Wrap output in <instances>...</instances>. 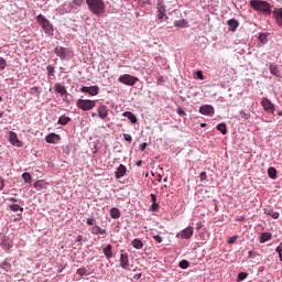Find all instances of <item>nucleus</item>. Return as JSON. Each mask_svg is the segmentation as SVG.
Segmentation results:
<instances>
[{"label":"nucleus","mask_w":282,"mask_h":282,"mask_svg":"<svg viewBox=\"0 0 282 282\" xmlns=\"http://www.w3.org/2000/svg\"><path fill=\"white\" fill-rule=\"evenodd\" d=\"M249 6L256 12H260V14H265L267 17H270V14H272V4H270V2L268 1L250 0Z\"/></svg>","instance_id":"1"},{"label":"nucleus","mask_w":282,"mask_h":282,"mask_svg":"<svg viewBox=\"0 0 282 282\" xmlns=\"http://www.w3.org/2000/svg\"><path fill=\"white\" fill-rule=\"evenodd\" d=\"M86 3L88 6V10H90L93 14H96V17L105 14L106 6L104 0H86Z\"/></svg>","instance_id":"2"},{"label":"nucleus","mask_w":282,"mask_h":282,"mask_svg":"<svg viewBox=\"0 0 282 282\" xmlns=\"http://www.w3.org/2000/svg\"><path fill=\"white\" fill-rule=\"evenodd\" d=\"M36 21L39 25H41L45 34H48V35L54 34V25L51 24L50 20H47L43 14H39L36 17Z\"/></svg>","instance_id":"3"},{"label":"nucleus","mask_w":282,"mask_h":282,"mask_svg":"<svg viewBox=\"0 0 282 282\" xmlns=\"http://www.w3.org/2000/svg\"><path fill=\"white\" fill-rule=\"evenodd\" d=\"M76 107L82 109V111H91V109L96 107V101L89 99H78L76 101Z\"/></svg>","instance_id":"4"},{"label":"nucleus","mask_w":282,"mask_h":282,"mask_svg":"<svg viewBox=\"0 0 282 282\" xmlns=\"http://www.w3.org/2000/svg\"><path fill=\"white\" fill-rule=\"evenodd\" d=\"M118 83H121V85H127L128 87H133L135 83H140V78L130 74H124L118 78Z\"/></svg>","instance_id":"5"},{"label":"nucleus","mask_w":282,"mask_h":282,"mask_svg":"<svg viewBox=\"0 0 282 282\" xmlns=\"http://www.w3.org/2000/svg\"><path fill=\"white\" fill-rule=\"evenodd\" d=\"M54 52H55L56 56L62 58V61L65 58H72V56H74L73 50H69V48L63 47V46H56L54 48Z\"/></svg>","instance_id":"6"},{"label":"nucleus","mask_w":282,"mask_h":282,"mask_svg":"<svg viewBox=\"0 0 282 282\" xmlns=\"http://www.w3.org/2000/svg\"><path fill=\"white\" fill-rule=\"evenodd\" d=\"M261 107L262 109L267 112V113H274L275 111V106L274 104H272V101L270 99H268L267 97H263L261 99Z\"/></svg>","instance_id":"7"},{"label":"nucleus","mask_w":282,"mask_h":282,"mask_svg":"<svg viewBox=\"0 0 282 282\" xmlns=\"http://www.w3.org/2000/svg\"><path fill=\"white\" fill-rule=\"evenodd\" d=\"M156 12L158 19H160V21L169 19V17H166V4H164V1H159V3L156 4Z\"/></svg>","instance_id":"8"},{"label":"nucleus","mask_w":282,"mask_h":282,"mask_svg":"<svg viewBox=\"0 0 282 282\" xmlns=\"http://www.w3.org/2000/svg\"><path fill=\"white\" fill-rule=\"evenodd\" d=\"M193 232H195L193 227H187L181 232L176 234V239H191L193 237Z\"/></svg>","instance_id":"9"},{"label":"nucleus","mask_w":282,"mask_h":282,"mask_svg":"<svg viewBox=\"0 0 282 282\" xmlns=\"http://www.w3.org/2000/svg\"><path fill=\"white\" fill-rule=\"evenodd\" d=\"M120 267L123 270L129 269V253L124 252V250L120 251V260H119Z\"/></svg>","instance_id":"10"},{"label":"nucleus","mask_w":282,"mask_h":282,"mask_svg":"<svg viewBox=\"0 0 282 282\" xmlns=\"http://www.w3.org/2000/svg\"><path fill=\"white\" fill-rule=\"evenodd\" d=\"M199 113H202V116H209L212 118V116H215V108H213L210 105H203L199 107Z\"/></svg>","instance_id":"11"},{"label":"nucleus","mask_w":282,"mask_h":282,"mask_svg":"<svg viewBox=\"0 0 282 282\" xmlns=\"http://www.w3.org/2000/svg\"><path fill=\"white\" fill-rule=\"evenodd\" d=\"M82 94H89V96H98V91H100V88L98 86H83L80 88Z\"/></svg>","instance_id":"12"},{"label":"nucleus","mask_w":282,"mask_h":282,"mask_svg":"<svg viewBox=\"0 0 282 282\" xmlns=\"http://www.w3.org/2000/svg\"><path fill=\"white\" fill-rule=\"evenodd\" d=\"M97 113L101 120L109 118V108L105 105H100L97 108Z\"/></svg>","instance_id":"13"},{"label":"nucleus","mask_w":282,"mask_h":282,"mask_svg":"<svg viewBox=\"0 0 282 282\" xmlns=\"http://www.w3.org/2000/svg\"><path fill=\"white\" fill-rule=\"evenodd\" d=\"M127 175V166L124 164H120L115 172L116 180H120Z\"/></svg>","instance_id":"14"},{"label":"nucleus","mask_w":282,"mask_h":282,"mask_svg":"<svg viewBox=\"0 0 282 282\" xmlns=\"http://www.w3.org/2000/svg\"><path fill=\"white\" fill-rule=\"evenodd\" d=\"M229 32H237V28H239V22L236 19H230L227 21Z\"/></svg>","instance_id":"15"},{"label":"nucleus","mask_w":282,"mask_h":282,"mask_svg":"<svg viewBox=\"0 0 282 282\" xmlns=\"http://www.w3.org/2000/svg\"><path fill=\"white\" fill-rule=\"evenodd\" d=\"M269 72L272 74V76H275L276 78L281 77V70H279V66L276 64L271 63L269 65Z\"/></svg>","instance_id":"16"},{"label":"nucleus","mask_w":282,"mask_h":282,"mask_svg":"<svg viewBox=\"0 0 282 282\" xmlns=\"http://www.w3.org/2000/svg\"><path fill=\"white\" fill-rule=\"evenodd\" d=\"M9 142H11L13 147H21V141H19V137H17L15 132H10Z\"/></svg>","instance_id":"17"},{"label":"nucleus","mask_w":282,"mask_h":282,"mask_svg":"<svg viewBox=\"0 0 282 282\" xmlns=\"http://www.w3.org/2000/svg\"><path fill=\"white\" fill-rule=\"evenodd\" d=\"M274 18H275V23L282 28V8L273 11Z\"/></svg>","instance_id":"18"},{"label":"nucleus","mask_w":282,"mask_h":282,"mask_svg":"<svg viewBox=\"0 0 282 282\" xmlns=\"http://www.w3.org/2000/svg\"><path fill=\"white\" fill-rule=\"evenodd\" d=\"M54 90L56 91V94H61L62 96H65L67 94V88H65V86H63L61 83H56L54 85Z\"/></svg>","instance_id":"19"},{"label":"nucleus","mask_w":282,"mask_h":282,"mask_svg":"<svg viewBox=\"0 0 282 282\" xmlns=\"http://www.w3.org/2000/svg\"><path fill=\"white\" fill-rule=\"evenodd\" d=\"M264 215H269V217H271L272 219H279L280 217L279 212H274V209L270 207L264 208Z\"/></svg>","instance_id":"20"},{"label":"nucleus","mask_w":282,"mask_h":282,"mask_svg":"<svg viewBox=\"0 0 282 282\" xmlns=\"http://www.w3.org/2000/svg\"><path fill=\"white\" fill-rule=\"evenodd\" d=\"M123 118H128V120H130V122L132 124H135V122H138V117H135V115H133V112L131 111H126L122 113Z\"/></svg>","instance_id":"21"},{"label":"nucleus","mask_w":282,"mask_h":282,"mask_svg":"<svg viewBox=\"0 0 282 282\" xmlns=\"http://www.w3.org/2000/svg\"><path fill=\"white\" fill-rule=\"evenodd\" d=\"M91 234H93V235H107V229H102V228H100V226L95 225V226L91 228Z\"/></svg>","instance_id":"22"},{"label":"nucleus","mask_w":282,"mask_h":282,"mask_svg":"<svg viewBox=\"0 0 282 282\" xmlns=\"http://www.w3.org/2000/svg\"><path fill=\"white\" fill-rule=\"evenodd\" d=\"M131 246L135 248V250H142L144 248V243L142 240L135 238L131 241Z\"/></svg>","instance_id":"23"},{"label":"nucleus","mask_w":282,"mask_h":282,"mask_svg":"<svg viewBox=\"0 0 282 282\" xmlns=\"http://www.w3.org/2000/svg\"><path fill=\"white\" fill-rule=\"evenodd\" d=\"M272 239V232H262L260 235V243H265V241H270Z\"/></svg>","instance_id":"24"},{"label":"nucleus","mask_w":282,"mask_h":282,"mask_svg":"<svg viewBox=\"0 0 282 282\" xmlns=\"http://www.w3.org/2000/svg\"><path fill=\"white\" fill-rule=\"evenodd\" d=\"M59 135L56 133H50L48 135L45 137V140L48 144H54L56 140H58Z\"/></svg>","instance_id":"25"},{"label":"nucleus","mask_w":282,"mask_h":282,"mask_svg":"<svg viewBox=\"0 0 282 282\" xmlns=\"http://www.w3.org/2000/svg\"><path fill=\"white\" fill-rule=\"evenodd\" d=\"M34 188L37 191H44V188H47V183L45 181H36L34 183Z\"/></svg>","instance_id":"26"},{"label":"nucleus","mask_w":282,"mask_h":282,"mask_svg":"<svg viewBox=\"0 0 282 282\" xmlns=\"http://www.w3.org/2000/svg\"><path fill=\"white\" fill-rule=\"evenodd\" d=\"M111 250H112L111 245H107L106 248H104V254L106 259H111V257H113V252Z\"/></svg>","instance_id":"27"},{"label":"nucleus","mask_w":282,"mask_h":282,"mask_svg":"<svg viewBox=\"0 0 282 282\" xmlns=\"http://www.w3.org/2000/svg\"><path fill=\"white\" fill-rule=\"evenodd\" d=\"M110 217L111 219H120V209L112 207L110 209Z\"/></svg>","instance_id":"28"},{"label":"nucleus","mask_w":282,"mask_h":282,"mask_svg":"<svg viewBox=\"0 0 282 282\" xmlns=\"http://www.w3.org/2000/svg\"><path fill=\"white\" fill-rule=\"evenodd\" d=\"M0 268L4 270V272H10L12 265L10 264V261L8 259L3 260V262L0 264Z\"/></svg>","instance_id":"29"},{"label":"nucleus","mask_w":282,"mask_h":282,"mask_svg":"<svg viewBox=\"0 0 282 282\" xmlns=\"http://www.w3.org/2000/svg\"><path fill=\"white\" fill-rule=\"evenodd\" d=\"M69 122H72V118L62 116V117H59L57 124H62V127H65V124H67Z\"/></svg>","instance_id":"30"},{"label":"nucleus","mask_w":282,"mask_h":282,"mask_svg":"<svg viewBox=\"0 0 282 282\" xmlns=\"http://www.w3.org/2000/svg\"><path fill=\"white\" fill-rule=\"evenodd\" d=\"M175 28H188V22L186 20H177L174 22Z\"/></svg>","instance_id":"31"},{"label":"nucleus","mask_w":282,"mask_h":282,"mask_svg":"<svg viewBox=\"0 0 282 282\" xmlns=\"http://www.w3.org/2000/svg\"><path fill=\"white\" fill-rule=\"evenodd\" d=\"M10 210H12V213H23V207H21L19 204H12L9 205Z\"/></svg>","instance_id":"32"},{"label":"nucleus","mask_w":282,"mask_h":282,"mask_svg":"<svg viewBox=\"0 0 282 282\" xmlns=\"http://www.w3.org/2000/svg\"><path fill=\"white\" fill-rule=\"evenodd\" d=\"M217 131H220V133H223V135H226V133H228V129L226 128V123H219L216 127Z\"/></svg>","instance_id":"33"},{"label":"nucleus","mask_w":282,"mask_h":282,"mask_svg":"<svg viewBox=\"0 0 282 282\" xmlns=\"http://www.w3.org/2000/svg\"><path fill=\"white\" fill-rule=\"evenodd\" d=\"M268 175L271 177V180H276V169L275 167H269L268 169Z\"/></svg>","instance_id":"34"},{"label":"nucleus","mask_w":282,"mask_h":282,"mask_svg":"<svg viewBox=\"0 0 282 282\" xmlns=\"http://www.w3.org/2000/svg\"><path fill=\"white\" fill-rule=\"evenodd\" d=\"M22 180H24L25 184H32V175L28 172L22 174Z\"/></svg>","instance_id":"35"},{"label":"nucleus","mask_w":282,"mask_h":282,"mask_svg":"<svg viewBox=\"0 0 282 282\" xmlns=\"http://www.w3.org/2000/svg\"><path fill=\"white\" fill-rule=\"evenodd\" d=\"M83 3H85V0H73L70 2L72 8H80V6H83Z\"/></svg>","instance_id":"36"},{"label":"nucleus","mask_w":282,"mask_h":282,"mask_svg":"<svg viewBox=\"0 0 282 282\" xmlns=\"http://www.w3.org/2000/svg\"><path fill=\"white\" fill-rule=\"evenodd\" d=\"M77 274H79V276H89V272L85 268L77 269Z\"/></svg>","instance_id":"37"},{"label":"nucleus","mask_w":282,"mask_h":282,"mask_svg":"<svg viewBox=\"0 0 282 282\" xmlns=\"http://www.w3.org/2000/svg\"><path fill=\"white\" fill-rule=\"evenodd\" d=\"M180 268L182 270H187L188 265H191V263L187 261V260H182L180 263H178Z\"/></svg>","instance_id":"38"},{"label":"nucleus","mask_w":282,"mask_h":282,"mask_svg":"<svg viewBox=\"0 0 282 282\" xmlns=\"http://www.w3.org/2000/svg\"><path fill=\"white\" fill-rule=\"evenodd\" d=\"M41 91H42V89H41V87H39V86H34V87H32V88L30 89V94H31V95L36 94V95L39 96V94H41Z\"/></svg>","instance_id":"39"},{"label":"nucleus","mask_w":282,"mask_h":282,"mask_svg":"<svg viewBox=\"0 0 282 282\" xmlns=\"http://www.w3.org/2000/svg\"><path fill=\"white\" fill-rule=\"evenodd\" d=\"M8 66V62H6L4 58L0 57V72H3L6 67Z\"/></svg>","instance_id":"40"},{"label":"nucleus","mask_w":282,"mask_h":282,"mask_svg":"<svg viewBox=\"0 0 282 282\" xmlns=\"http://www.w3.org/2000/svg\"><path fill=\"white\" fill-rule=\"evenodd\" d=\"M46 70H47V76H54V73H55L54 66L48 65V66L46 67Z\"/></svg>","instance_id":"41"},{"label":"nucleus","mask_w":282,"mask_h":282,"mask_svg":"<svg viewBox=\"0 0 282 282\" xmlns=\"http://www.w3.org/2000/svg\"><path fill=\"white\" fill-rule=\"evenodd\" d=\"M245 279H248V273L246 272H240L238 274L237 281H245Z\"/></svg>","instance_id":"42"},{"label":"nucleus","mask_w":282,"mask_h":282,"mask_svg":"<svg viewBox=\"0 0 282 282\" xmlns=\"http://www.w3.org/2000/svg\"><path fill=\"white\" fill-rule=\"evenodd\" d=\"M151 210L152 213H158L160 210V204L152 203Z\"/></svg>","instance_id":"43"},{"label":"nucleus","mask_w":282,"mask_h":282,"mask_svg":"<svg viewBox=\"0 0 282 282\" xmlns=\"http://www.w3.org/2000/svg\"><path fill=\"white\" fill-rule=\"evenodd\" d=\"M240 116L243 120H250V112L240 111Z\"/></svg>","instance_id":"44"},{"label":"nucleus","mask_w":282,"mask_h":282,"mask_svg":"<svg viewBox=\"0 0 282 282\" xmlns=\"http://www.w3.org/2000/svg\"><path fill=\"white\" fill-rule=\"evenodd\" d=\"M123 139L130 144L133 142V138L131 137V134L123 133Z\"/></svg>","instance_id":"45"},{"label":"nucleus","mask_w":282,"mask_h":282,"mask_svg":"<svg viewBox=\"0 0 282 282\" xmlns=\"http://www.w3.org/2000/svg\"><path fill=\"white\" fill-rule=\"evenodd\" d=\"M199 180L200 182H206V180H208V175L206 174V172H202L199 174Z\"/></svg>","instance_id":"46"},{"label":"nucleus","mask_w":282,"mask_h":282,"mask_svg":"<svg viewBox=\"0 0 282 282\" xmlns=\"http://www.w3.org/2000/svg\"><path fill=\"white\" fill-rule=\"evenodd\" d=\"M153 239H154V241H156V243H162V241H163V239L160 235L153 236Z\"/></svg>","instance_id":"47"},{"label":"nucleus","mask_w":282,"mask_h":282,"mask_svg":"<svg viewBox=\"0 0 282 282\" xmlns=\"http://www.w3.org/2000/svg\"><path fill=\"white\" fill-rule=\"evenodd\" d=\"M176 112L178 113V116H186V111H184V109H182V107H178Z\"/></svg>","instance_id":"48"},{"label":"nucleus","mask_w":282,"mask_h":282,"mask_svg":"<svg viewBox=\"0 0 282 282\" xmlns=\"http://www.w3.org/2000/svg\"><path fill=\"white\" fill-rule=\"evenodd\" d=\"M152 204H158V196L155 194H150Z\"/></svg>","instance_id":"49"},{"label":"nucleus","mask_w":282,"mask_h":282,"mask_svg":"<svg viewBox=\"0 0 282 282\" xmlns=\"http://www.w3.org/2000/svg\"><path fill=\"white\" fill-rule=\"evenodd\" d=\"M196 76L199 80H204V74L202 73V70H197Z\"/></svg>","instance_id":"50"},{"label":"nucleus","mask_w":282,"mask_h":282,"mask_svg":"<svg viewBox=\"0 0 282 282\" xmlns=\"http://www.w3.org/2000/svg\"><path fill=\"white\" fill-rule=\"evenodd\" d=\"M237 241V236H232L228 239L227 243H235Z\"/></svg>","instance_id":"51"},{"label":"nucleus","mask_w":282,"mask_h":282,"mask_svg":"<svg viewBox=\"0 0 282 282\" xmlns=\"http://www.w3.org/2000/svg\"><path fill=\"white\" fill-rule=\"evenodd\" d=\"M86 224L88 226H94V219L93 218H87Z\"/></svg>","instance_id":"52"},{"label":"nucleus","mask_w":282,"mask_h":282,"mask_svg":"<svg viewBox=\"0 0 282 282\" xmlns=\"http://www.w3.org/2000/svg\"><path fill=\"white\" fill-rule=\"evenodd\" d=\"M275 252L282 253V242L276 247Z\"/></svg>","instance_id":"53"},{"label":"nucleus","mask_w":282,"mask_h":282,"mask_svg":"<svg viewBox=\"0 0 282 282\" xmlns=\"http://www.w3.org/2000/svg\"><path fill=\"white\" fill-rule=\"evenodd\" d=\"M147 145H148L147 143H141V144H140V150H141V151H144V149H147Z\"/></svg>","instance_id":"54"},{"label":"nucleus","mask_w":282,"mask_h":282,"mask_svg":"<svg viewBox=\"0 0 282 282\" xmlns=\"http://www.w3.org/2000/svg\"><path fill=\"white\" fill-rule=\"evenodd\" d=\"M76 241H77V243L83 241V236H77Z\"/></svg>","instance_id":"55"},{"label":"nucleus","mask_w":282,"mask_h":282,"mask_svg":"<svg viewBox=\"0 0 282 282\" xmlns=\"http://www.w3.org/2000/svg\"><path fill=\"white\" fill-rule=\"evenodd\" d=\"M9 202H19V198L11 197L9 198Z\"/></svg>","instance_id":"56"},{"label":"nucleus","mask_w":282,"mask_h":282,"mask_svg":"<svg viewBox=\"0 0 282 282\" xmlns=\"http://www.w3.org/2000/svg\"><path fill=\"white\" fill-rule=\"evenodd\" d=\"M137 166H142V160L137 161Z\"/></svg>","instance_id":"57"},{"label":"nucleus","mask_w":282,"mask_h":282,"mask_svg":"<svg viewBox=\"0 0 282 282\" xmlns=\"http://www.w3.org/2000/svg\"><path fill=\"white\" fill-rule=\"evenodd\" d=\"M259 39H260V41H262L263 39H265V34H261V35L259 36Z\"/></svg>","instance_id":"58"},{"label":"nucleus","mask_w":282,"mask_h":282,"mask_svg":"<svg viewBox=\"0 0 282 282\" xmlns=\"http://www.w3.org/2000/svg\"><path fill=\"white\" fill-rule=\"evenodd\" d=\"M280 261H282V253L278 252Z\"/></svg>","instance_id":"59"},{"label":"nucleus","mask_w":282,"mask_h":282,"mask_svg":"<svg viewBox=\"0 0 282 282\" xmlns=\"http://www.w3.org/2000/svg\"><path fill=\"white\" fill-rule=\"evenodd\" d=\"M202 129H204V127H206V123H200Z\"/></svg>","instance_id":"60"},{"label":"nucleus","mask_w":282,"mask_h":282,"mask_svg":"<svg viewBox=\"0 0 282 282\" xmlns=\"http://www.w3.org/2000/svg\"><path fill=\"white\" fill-rule=\"evenodd\" d=\"M248 256H249V257H252V251H249V252H248Z\"/></svg>","instance_id":"61"},{"label":"nucleus","mask_w":282,"mask_h":282,"mask_svg":"<svg viewBox=\"0 0 282 282\" xmlns=\"http://www.w3.org/2000/svg\"><path fill=\"white\" fill-rule=\"evenodd\" d=\"M0 118H3V112L0 111Z\"/></svg>","instance_id":"62"},{"label":"nucleus","mask_w":282,"mask_h":282,"mask_svg":"<svg viewBox=\"0 0 282 282\" xmlns=\"http://www.w3.org/2000/svg\"><path fill=\"white\" fill-rule=\"evenodd\" d=\"M0 102H3V97L0 96Z\"/></svg>","instance_id":"63"},{"label":"nucleus","mask_w":282,"mask_h":282,"mask_svg":"<svg viewBox=\"0 0 282 282\" xmlns=\"http://www.w3.org/2000/svg\"><path fill=\"white\" fill-rule=\"evenodd\" d=\"M278 116H282V111L278 112Z\"/></svg>","instance_id":"64"}]
</instances>
